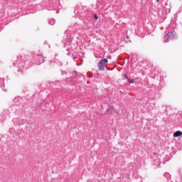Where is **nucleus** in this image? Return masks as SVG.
<instances>
[{
    "label": "nucleus",
    "mask_w": 182,
    "mask_h": 182,
    "mask_svg": "<svg viewBox=\"0 0 182 182\" xmlns=\"http://www.w3.org/2000/svg\"><path fill=\"white\" fill-rule=\"evenodd\" d=\"M107 59H102L99 63H98V69L99 70H105V68H107Z\"/></svg>",
    "instance_id": "f257e3e1"
},
{
    "label": "nucleus",
    "mask_w": 182,
    "mask_h": 182,
    "mask_svg": "<svg viewBox=\"0 0 182 182\" xmlns=\"http://www.w3.org/2000/svg\"><path fill=\"white\" fill-rule=\"evenodd\" d=\"M173 39H176V33L175 32L168 33L164 36V42L166 43H167V42H168V41H171Z\"/></svg>",
    "instance_id": "f03ea898"
},
{
    "label": "nucleus",
    "mask_w": 182,
    "mask_h": 182,
    "mask_svg": "<svg viewBox=\"0 0 182 182\" xmlns=\"http://www.w3.org/2000/svg\"><path fill=\"white\" fill-rule=\"evenodd\" d=\"M182 132L181 131H176L174 134H173V137H180V136H181Z\"/></svg>",
    "instance_id": "7ed1b4c3"
},
{
    "label": "nucleus",
    "mask_w": 182,
    "mask_h": 182,
    "mask_svg": "<svg viewBox=\"0 0 182 182\" xmlns=\"http://www.w3.org/2000/svg\"><path fill=\"white\" fill-rule=\"evenodd\" d=\"M55 19H53V18H51V19H50L49 21H48V23L50 24V25H53L54 23H55Z\"/></svg>",
    "instance_id": "20e7f679"
},
{
    "label": "nucleus",
    "mask_w": 182,
    "mask_h": 182,
    "mask_svg": "<svg viewBox=\"0 0 182 182\" xmlns=\"http://www.w3.org/2000/svg\"><path fill=\"white\" fill-rule=\"evenodd\" d=\"M127 82H129V83H134V80L128 79Z\"/></svg>",
    "instance_id": "39448f33"
},
{
    "label": "nucleus",
    "mask_w": 182,
    "mask_h": 182,
    "mask_svg": "<svg viewBox=\"0 0 182 182\" xmlns=\"http://www.w3.org/2000/svg\"><path fill=\"white\" fill-rule=\"evenodd\" d=\"M41 63H43V57H41Z\"/></svg>",
    "instance_id": "423d86ee"
},
{
    "label": "nucleus",
    "mask_w": 182,
    "mask_h": 182,
    "mask_svg": "<svg viewBox=\"0 0 182 182\" xmlns=\"http://www.w3.org/2000/svg\"><path fill=\"white\" fill-rule=\"evenodd\" d=\"M94 18L95 19H96V20H97L98 19V17H97V16L95 14V15H94Z\"/></svg>",
    "instance_id": "0eeeda50"
},
{
    "label": "nucleus",
    "mask_w": 182,
    "mask_h": 182,
    "mask_svg": "<svg viewBox=\"0 0 182 182\" xmlns=\"http://www.w3.org/2000/svg\"><path fill=\"white\" fill-rule=\"evenodd\" d=\"M124 79H127V80H129V77H127V75H124Z\"/></svg>",
    "instance_id": "6e6552de"
},
{
    "label": "nucleus",
    "mask_w": 182,
    "mask_h": 182,
    "mask_svg": "<svg viewBox=\"0 0 182 182\" xmlns=\"http://www.w3.org/2000/svg\"><path fill=\"white\" fill-rule=\"evenodd\" d=\"M158 1H160V0H157Z\"/></svg>",
    "instance_id": "1a4fd4ad"
}]
</instances>
